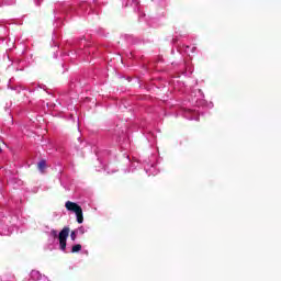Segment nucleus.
I'll return each instance as SVG.
<instances>
[{
  "label": "nucleus",
  "mask_w": 281,
  "mask_h": 281,
  "mask_svg": "<svg viewBox=\"0 0 281 281\" xmlns=\"http://www.w3.org/2000/svg\"><path fill=\"white\" fill-rule=\"evenodd\" d=\"M66 210L68 212H74L77 216V223L82 224L85 223V216L82 215V206L78 205L76 202L67 201L65 203Z\"/></svg>",
  "instance_id": "nucleus-2"
},
{
  "label": "nucleus",
  "mask_w": 281,
  "mask_h": 281,
  "mask_svg": "<svg viewBox=\"0 0 281 281\" xmlns=\"http://www.w3.org/2000/svg\"><path fill=\"white\" fill-rule=\"evenodd\" d=\"M37 168H38V170H41V172H45V168H47V161L41 160V161L37 164Z\"/></svg>",
  "instance_id": "nucleus-3"
},
{
  "label": "nucleus",
  "mask_w": 281,
  "mask_h": 281,
  "mask_svg": "<svg viewBox=\"0 0 281 281\" xmlns=\"http://www.w3.org/2000/svg\"><path fill=\"white\" fill-rule=\"evenodd\" d=\"M71 240H76V231H72L70 234Z\"/></svg>",
  "instance_id": "nucleus-5"
},
{
  "label": "nucleus",
  "mask_w": 281,
  "mask_h": 281,
  "mask_svg": "<svg viewBox=\"0 0 281 281\" xmlns=\"http://www.w3.org/2000/svg\"><path fill=\"white\" fill-rule=\"evenodd\" d=\"M1 153H3V149H1V147H0V154H1Z\"/></svg>",
  "instance_id": "nucleus-6"
},
{
  "label": "nucleus",
  "mask_w": 281,
  "mask_h": 281,
  "mask_svg": "<svg viewBox=\"0 0 281 281\" xmlns=\"http://www.w3.org/2000/svg\"><path fill=\"white\" fill-rule=\"evenodd\" d=\"M69 227H64L59 234L58 231L56 229H52L50 231V236H53V238H58L59 240V249H61V251H65V249H67V238H69Z\"/></svg>",
  "instance_id": "nucleus-1"
},
{
  "label": "nucleus",
  "mask_w": 281,
  "mask_h": 281,
  "mask_svg": "<svg viewBox=\"0 0 281 281\" xmlns=\"http://www.w3.org/2000/svg\"><path fill=\"white\" fill-rule=\"evenodd\" d=\"M78 251H82V245L80 244L72 246L71 254H78Z\"/></svg>",
  "instance_id": "nucleus-4"
}]
</instances>
